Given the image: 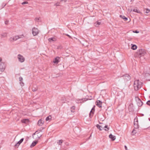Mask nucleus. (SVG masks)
Listing matches in <instances>:
<instances>
[{"instance_id": "1", "label": "nucleus", "mask_w": 150, "mask_h": 150, "mask_svg": "<svg viewBox=\"0 0 150 150\" xmlns=\"http://www.w3.org/2000/svg\"><path fill=\"white\" fill-rule=\"evenodd\" d=\"M146 53V51L143 49L138 50L134 54V56L136 57H140L142 56H144Z\"/></svg>"}, {"instance_id": "2", "label": "nucleus", "mask_w": 150, "mask_h": 150, "mask_svg": "<svg viewBox=\"0 0 150 150\" xmlns=\"http://www.w3.org/2000/svg\"><path fill=\"white\" fill-rule=\"evenodd\" d=\"M142 85V83L141 82H140L139 80H136L134 82V89L136 91H137L140 88Z\"/></svg>"}, {"instance_id": "3", "label": "nucleus", "mask_w": 150, "mask_h": 150, "mask_svg": "<svg viewBox=\"0 0 150 150\" xmlns=\"http://www.w3.org/2000/svg\"><path fill=\"white\" fill-rule=\"evenodd\" d=\"M24 37L23 35H19L10 37L9 39V41L11 42H14L17 40Z\"/></svg>"}, {"instance_id": "4", "label": "nucleus", "mask_w": 150, "mask_h": 150, "mask_svg": "<svg viewBox=\"0 0 150 150\" xmlns=\"http://www.w3.org/2000/svg\"><path fill=\"white\" fill-rule=\"evenodd\" d=\"M39 31L38 29L35 27L33 28L32 30V33L33 36L37 35L39 33Z\"/></svg>"}, {"instance_id": "5", "label": "nucleus", "mask_w": 150, "mask_h": 150, "mask_svg": "<svg viewBox=\"0 0 150 150\" xmlns=\"http://www.w3.org/2000/svg\"><path fill=\"white\" fill-rule=\"evenodd\" d=\"M6 67V64L4 62H2L0 64V71L3 72Z\"/></svg>"}, {"instance_id": "6", "label": "nucleus", "mask_w": 150, "mask_h": 150, "mask_svg": "<svg viewBox=\"0 0 150 150\" xmlns=\"http://www.w3.org/2000/svg\"><path fill=\"white\" fill-rule=\"evenodd\" d=\"M18 61L21 63L23 62L25 60V57L22 55L19 54L17 56Z\"/></svg>"}, {"instance_id": "7", "label": "nucleus", "mask_w": 150, "mask_h": 150, "mask_svg": "<svg viewBox=\"0 0 150 150\" xmlns=\"http://www.w3.org/2000/svg\"><path fill=\"white\" fill-rule=\"evenodd\" d=\"M88 100V99L83 98L81 99H78L76 100V103H82Z\"/></svg>"}, {"instance_id": "8", "label": "nucleus", "mask_w": 150, "mask_h": 150, "mask_svg": "<svg viewBox=\"0 0 150 150\" xmlns=\"http://www.w3.org/2000/svg\"><path fill=\"white\" fill-rule=\"evenodd\" d=\"M44 122L43 120H42V119H40L39 120L38 123V125L39 126H41L44 123Z\"/></svg>"}, {"instance_id": "9", "label": "nucleus", "mask_w": 150, "mask_h": 150, "mask_svg": "<svg viewBox=\"0 0 150 150\" xmlns=\"http://www.w3.org/2000/svg\"><path fill=\"white\" fill-rule=\"evenodd\" d=\"M24 139H21L19 141H18L17 143L14 145L15 147H18L20 144L23 142Z\"/></svg>"}, {"instance_id": "10", "label": "nucleus", "mask_w": 150, "mask_h": 150, "mask_svg": "<svg viewBox=\"0 0 150 150\" xmlns=\"http://www.w3.org/2000/svg\"><path fill=\"white\" fill-rule=\"evenodd\" d=\"M60 58L58 57H57L53 60V62L57 64L59 62Z\"/></svg>"}, {"instance_id": "11", "label": "nucleus", "mask_w": 150, "mask_h": 150, "mask_svg": "<svg viewBox=\"0 0 150 150\" xmlns=\"http://www.w3.org/2000/svg\"><path fill=\"white\" fill-rule=\"evenodd\" d=\"M95 106L94 105L91 110L89 114L90 116H92L94 114L95 111Z\"/></svg>"}, {"instance_id": "12", "label": "nucleus", "mask_w": 150, "mask_h": 150, "mask_svg": "<svg viewBox=\"0 0 150 150\" xmlns=\"http://www.w3.org/2000/svg\"><path fill=\"white\" fill-rule=\"evenodd\" d=\"M29 122V120L28 119H23L21 120V122L27 124Z\"/></svg>"}, {"instance_id": "13", "label": "nucleus", "mask_w": 150, "mask_h": 150, "mask_svg": "<svg viewBox=\"0 0 150 150\" xmlns=\"http://www.w3.org/2000/svg\"><path fill=\"white\" fill-rule=\"evenodd\" d=\"M109 137L111 139H112V141L115 140L116 139L115 136L112 134H110L109 135Z\"/></svg>"}, {"instance_id": "14", "label": "nucleus", "mask_w": 150, "mask_h": 150, "mask_svg": "<svg viewBox=\"0 0 150 150\" xmlns=\"http://www.w3.org/2000/svg\"><path fill=\"white\" fill-rule=\"evenodd\" d=\"M37 143L38 141H35L33 142L30 145V147L32 148L34 147Z\"/></svg>"}, {"instance_id": "15", "label": "nucleus", "mask_w": 150, "mask_h": 150, "mask_svg": "<svg viewBox=\"0 0 150 150\" xmlns=\"http://www.w3.org/2000/svg\"><path fill=\"white\" fill-rule=\"evenodd\" d=\"M56 40V38L54 37L50 38L48 39V41L51 42L53 41H55Z\"/></svg>"}, {"instance_id": "16", "label": "nucleus", "mask_w": 150, "mask_h": 150, "mask_svg": "<svg viewBox=\"0 0 150 150\" xmlns=\"http://www.w3.org/2000/svg\"><path fill=\"white\" fill-rule=\"evenodd\" d=\"M96 105L99 107H101L102 106V103L100 100H97Z\"/></svg>"}, {"instance_id": "17", "label": "nucleus", "mask_w": 150, "mask_h": 150, "mask_svg": "<svg viewBox=\"0 0 150 150\" xmlns=\"http://www.w3.org/2000/svg\"><path fill=\"white\" fill-rule=\"evenodd\" d=\"M96 126L100 130H102L104 129V128H103V127L102 125H100L97 124L96 125Z\"/></svg>"}, {"instance_id": "18", "label": "nucleus", "mask_w": 150, "mask_h": 150, "mask_svg": "<svg viewBox=\"0 0 150 150\" xmlns=\"http://www.w3.org/2000/svg\"><path fill=\"white\" fill-rule=\"evenodd\" d=\"M135 12L138 13H141V12L137 8H134L133 10V12Z\"/></svg>"}, {"instance_id": "19", "label": "nucleus", "mask_w": 150, "mask_h": 150, "mask_svg": "<svg viewBox=\"0 0 150 150\" xmlns=\"http://www.w3.org/2000/svg\"><path fill=\"white\" fill-rule=\"evenodd\" d=\"M35 21L37 22H40L41 21V18L40 17H37L35 19Z\"/></svg>"}, {"instance_id": "20", "label": "nucleus", "mask_w": 150, "mask_h": 150, "mask_svg": "<svg viewBox=\"0 0 150 150\" xmlns=\"http://www.w3.org/2000/svg\"><path fill=\"white\" fill-rule=\"evenodd\" d=\"M120 17L124 19L125 21H126L128 20L127 18L125 16L120 15Z\"/></svg>"}, {"instance_id": "21", "label": "nucleus", "mask_w": 150, "mask_h": 150, "mask_svg": "<svg viewBox=\"0 0 150 150\" xmlns=\"http://www.w3.org/2000/svg\"><path fill=\"white\" fill-rule=\"evenodd\" d=\"M131 45L132 46L131 49L132 50H135L137 49V47L136 45L132 44Z\"/></svg>"}, {"instance_id": "22", "label": "nucleus", "mask_w": 150, "mask_h": 150, "mask_svg": "<svg viewBox=\"0 0 150 150\" xmlns=\"http://www.w3.org/2000/svg\"><path fill=\"white\" fill-rule=\"evenodd\" d=\"M52 117L50 115L47 117L46 119V121H50L51 120Z\"/></svg>"}, {"instance_id": "23", "label": "nucleus", "mask_w": 150, "mask_h": 150, "mask_svg": "<svg viewBox=\"0 0 150 150\" xmlns=\"http://www.w3.org/2000/svg\"><path fill=\"white\" fill-rule=\"evenodd\" d=\"M75 108V107L74 106H73L71 107V110L72 112H74V110Z\"/></svg>"}, {"instance_id": "24", "label": "nucleus", "mask_w": 150, "mask_h": 150, "mask_svg": "<svg viewBox=\"0 0 150 150\" xmlns=\"http://www.w3.org/2000/svg\"><path fill=\"white\" fill-rule=\"evenodd\" d=\"M101 22H99V21H97L95 23L96 24L95 26L96 27H98L99 26V25H100L101 24Z\"/></svg>"}, {"instance_id": "25", "label": "nucleus", "mask_w": 150, "mask_h": 150, "mask_svg": "<svg viewBox=\"0 0 150 150\" xmlns=\"http://www.w3.org/2000/svg\"><path fill=\"white\" fill-rule=\"evenodd\" d=\"M104 130L106 131H108L109 130V128L108 127V126L107 125H105L104 127Z\"/></svg>"}, {"instance_id": "26", "label": "nucleus", "mask_w": 150, "mask_h": 150, "mask_svg": "<svg viewBox=\"0 0 150 150\" xmlns=\"http://www.w3.org/2000/svg\"><path fill=\"white\" fill-rule=\"evenodd\" d=\"M137 133V130L135 129H134L132 132V134L133 135H135L136 133Z\"/></svg>"}, {"instance_id": "27", "label": "nucleus", "mask_w": 150, "mask_h": 150, "mask_svg": "<svg viewBox=\"0 0 150 150\" xmlns=\"http://www.w3.org/2000/svg\"><path fill=\"white\" fill-rule=\"evenodd\" d=\"M145 13H148L150 12V10L147 8H146L144 10Z\"/></svg>"}, {"instance_id": "28", "label": "nucleus", "mask_w": 150, "mask_h": 150, "mask_svg": "<svg viewBox=\"0 0 150 150\" xmlns=\"http://www.w3.org/2000/svg\"><path fill=\"white\" fill-rule=\"evenodd\" d=\"M63 141L62 140H59L57 142V143L59 145H61Z\"/></svg>"}, {"instance_id": "29", "label": "nucleus", "mask_w": 150, "mask_h": 150, "mask_svg": "<svg viewBox=\"0 0 150 150\" xmlns=\"http://www.w3.org/2000/svg\"><path fill=\"white\" fill-rule=\"evenodd\" d=\"M142 105V102L140 100H139L138 103V105L139 106H141Z\"/></svg>"}, {"instance_id": "30", "label": "nucleus", "mask_w": 150, "mask_h": 150, "mask_svg": "<svg viewBox=\"0 0 150 150\" xmlns=\"http://www.w3.org/2000/svg\"><path fill=\"white\" fill-rule=\"evenodd\" d=\"M19 83L21 86H22L24 85V83L23 81H20Z\"/></svg>"}, {"instance_id": "31", "label": "nucleus", "mask_w": 150, "mask_h": 150, "mask_svg": "<svg viewBox=\"0 0 150 150\" xmlns=\"http://www.w3.org/2000/svg\"><path fill=\"white\" fill-rule=\"evenodd\" d=\"M1 35L4 37H6L7 35V33H3Z\"/></svg>"}, {"instance_id": "32", "label": "nucleus", "mask_w": 150, "mask_h": 150, "mask_svg": "<svg viewBox=\"0 0 150 150\" xmlns=\"http://www.w3.org/2000/svg\"><path fill=\"white\" fill-rule=\"evenodd\" d=\"M134 120H136V122H135L134 121V125H138V123H137V119H135Z\"/></svg>"}, {"instance_id": "33", "label": "nucleus", "mask_w": 150, "mask_h": 150, "mask_svg": "<svg viewBox=\"0 0 150 150\" xmlns=\"http://www.w3.org/2000/svg\"><path fill=\"white\" fill-rule=\"evenodd\" d=\"M19 81H23V79L22 77H20L19 78Z\"/></svg>"}, {"instance_id": "34", "label": "nucleus", "mask_w": 150, "mask_h": 150, "mask_svg": "<svg viewBox=\"0 0 150 150\" xmlns=\"http://www.w3.org/2000/svg\"><path fill=\"white\" fill-rule=\"evenodd\" d=\"M146 104L147 105L150 106V100H148Z\"/></svg>"}, {"instance_id": "35", "label": "nucleus", "mask_w": 150, "mask_h": 150, "mask_svg": "<svg viewBox=\"0 0 150 150\" xmlns=\"http://www.w3.org/2000/svg\"><path fill=\"white\" fill-rule=\"evenodd\" d=\"M129 12H133V10L131 9H128V10Z\"/></svg>"}, {"instance_id": "36", "label": "nucleus", "mask_w": 150, "mask_h": 150, "mask_svg": "<svg viewBox=\"0 0 150 150\" xmlns=\"http://www.w3.org/2000/svg\"><path fill=\"white\" fill-rule=\"evenodd\" d=\"M28 4V2H23L22 3V4L23 5L24 4Z\"/></svg>"}, {"instance_id": "37", "label": "nucleus", "mask_w": 150, "mask_h": 150, "mask_svg": "<svg viewBox=\"0 0 150 150\" xmlns=\"http://www.w3.org/2000/svg\"><path fill=\"white\" fill-rule=\"evenodd\" d=\"M66 35L67 36H68L69 38H72L69 35H68V34H66Z\"/></svg>"}, {"instance_id": "38", "label": "nucleus", "mask_w": 150, "mask_h": 150, "mask_svg": "<svg viewBox=\"0 0 150 150\" xmlns=\"http://www.w3.org/2000/svg\"><path fill=\"white\" fill-rule=\"evenodd\" d=\"M133 32L136 33H138L139 32L138 31L136 30L135 31H133Z\"/></svg>"}, {"instance_id": "39", "label": "nucleus", "mask_w": 150, "mask_h": 150, "mask_svg": "<svg viewBox=\"0 0 150 150\" xmlns=\"http://www.w3.org/2000/svg\"><path fill=\"white\" fill-rule=\"evenodd\" d=\"M125 149L126 150H127V146H125Z\"/></svg>"}, {"instance_id": "40", "label": "nucleus", "mask_w": 150, "mask_h": 150, "mask_svg": "<svg viewBox=\"0 0 150 150\" xmlns=\"http://www.w3.org/2000/svg\"><path fill=\"white\" fill-rule=\"evenodd\" d=\"M132 105H132V104H130V106L131 107H132Z\"/></svg>"}, {"instance_id": "41", "label": "nucleus", "mask_w": 150, "mask_h": 150, "mask_svg": "<svg viewBox=\"0 0 150 150\" xmlns=\"http://www.w3.org/2000/svg\"><path fill=\"white\" fill-rule=\"evenodd\" d=\"M2 60V58L1 57H0V62Z\"/></svg>"}, {"instance_id": "42", "label": "nucleus", "mask_w": 150, "mask_h": 150, "mask_svg": "<svg viewBox=\"0 0 150 150\" xmlns=\"http://www.w3.org/2000/svg\"><path fill=\"white\" fill-rule=\"evenodd\" d=\"M56 6H58L59 5V4L58 3H56Z\"/></svg>"}, {"instance_id": "43", "label": "nucleus", "mask_w": 150, "mask_h": 150, "mask_svg": "<svg viewBox=\"0 0 150 150\" xmlns=\"http://www.w3.org/2000/svg\"><path fill=\"white\" fill-rule=\"evenodd\" d=\"M36 90H37V89H34V90H33V91H36Z\"/></svg>"}, {"instance_id": "44", "label": "nucleus", "mask_w": 150, "mask_h": 150, "mask_svg": "<svg viewBox=\"0 0 150 150\" xmlns=\"http://www.w3.org/2000/svg\"><path fill=\"white\" fill-rule=\"evenodd\" d=\"M36 132H35V133H34V134H33V135H35L36 134Z\"/></svg>"}, {"instance_id": "45", "label": "nucleus", "mask_w": 150, "mask_h": 150, "mask_svg": "<svg viewBox=\"0 0 150 150\" xmlns=\"http://www.w3.org/2000/svg\"><path fill=\"white\" fill-rule=\"evenodd\" d=\"M40 136H41V135L40 134V135H39V137H38L39 138V137H40Z\"/></svg>"}, {"instance_id": "46", "label": "nucleus", "mask_w": 150, "mask_h": 150, "mask_svg": "<svg viewBox=\"0 0 150 150\" xmlns=\"http://www.w3.org/2000/svg\"><path fill=\"white\" fill-rule=\"evenodd\" d=\"M149 71H149V73H150V69H149Z\"/></svg>"}]
</instances>
